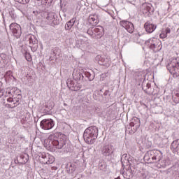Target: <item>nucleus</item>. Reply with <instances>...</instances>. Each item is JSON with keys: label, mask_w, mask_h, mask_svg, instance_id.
I'll return each instance as SVG.
<instances>
[{"label": "nucleus", "mask_w": 179, "mask_h": 179, "mask_svg": "<svg viewBox=\"0 0 179 179\" xmlns=\"http://www.w3.org/2000/svg\"><path fill=\"white\" fill-rule=\"evenodd\" d=\"M26 40L29 41V47H31V51L33 52H36L38 48V41L37 40V38H36L34 35H27Z\"/></svg>", "instance_id": "nucleus-8"}, {"label": "nucleus", "mask_w": 179, "mask_h": 179, "mask_svg": "<svg viewBox=\"0 0 179 179\" xmlns=\"http://www.w3.org/2000/svg\"><path fill=\"white\" fill-rule=\"evenodd\" d=\"M128 157V155L127 154H124L122 156V158H121V163H124V160H127V157Z\"/></svg>", "instance_id": "nucleus-41"}, {"label": "nucleus", "mask_w": 179, "mask_h": 179, "mask_svg": "<svg viewBox=\"0 0 179 179\" xmlns=\"http://www.w3.org/2000/svg\"><path fill=\"white\" fill-rule=\"evenodd\" d=\"M121 174H122L124 178H127V179H131L134 177V174H135L136 173V171L135 170H129V168H128L127 169H126V171H124L123 170L120 171Z\"/></svg>", "instance_id": "nucleus-18"}, {"label": "nucleus", "mask_w": 179, "mask_h": 179, "mask_svg": "<svg viewBox=\"0 0 179 179\" xmlns=\"http://www.w3.org/2000/svg\"><path fill=\"white\" fill-rule=\"evenodd\" d=\"M45 143L48 148L52 149H62L65 145H66V141L64 138H59V134H50L47 140L45 141Z\"/></svg>", "instance_id": "nucleus-1"}, {"label": "nucleus", "mask_w": 179, "mask_h": 179, "mask_svg": "<svg viewBox=\"0 0 179 179\" xmlns=\"http://www.w3.org/2000/svg\"><path fill=\"white\" fill-rule=\"evenodd\" d=\"M159 37L160 38H166V37H167V34L164 29L162 30V33L159 34Z\"/></svg>", "instance_id": "nucleus-38"}, {"label": "nucleus", "mask_w": 179, "mask_h": 179, "mask_svg": "<svg viewBox=\"0 0 179 179\" xmlns=\"http://www.w3.org/2000/svg\"><path fill=\"white\" fill-rule=\"evenodd\" d=\"M120 26L125 29L128 33H130V34H132L134 33V31L135 30V27H134V24L129 21L127 20H122L120 22Z\"/></svg>", "instance_id": "nucleus-12"}, {"label": "nucleus", "mask_w": 179, "mask_h": 179, "mask_svg": "<svg viewBox=\"0 0 179 179\" xmlns=\"http://www.w3.org/2000/svg\"><path fill=\"white\" fill-rule=\"evenodd\" d=\"M29 2H30V0H28Z\"/></svg>", "instance_id": "nucleus-60"}, {"label": "nucleus", "mask_w": 179, "mask_h": 179, "mask_svg": "<svg viewBox=\"0 0 179 179\" xmlns=\"http://www.w3.org/2000/svg\"><path fill=\"white\" fill-rule=\"evenodd\" d=\"M43 2H45V3H48L50 5V3H52V1L54 0H42Z\"/></svg>", "instance_id": "nucleus-47"}, {"label": "nucleus", "mask_w": 179, "mask_h": 179, "mask_svg": "<svg viewBox=\"0 0 179 179\" xmlns=\"http://www.w3.org/2000/svg\"><path fill=\"white\" fill-rule=\"evenodd\" d=\"M76 170V166L75 164L69 163L66 166V171L69 173V174H72Z\"/></svg>", "instance_id": "nucleus-27"}, {"label": "nucleus", "mask_w": 179, "mask_h": 179, "mask_svg": "<svg viewBox=\"0 0 179 179\" xmlns=\"http://www.w3.org/2000/svg\"><path fill=\"white\" fill-rule=\"evenodd\" d=\"M169 164H167V162H166V161H164V164H160V166H162V169H166V167H167V165Z\"/></svg>", "instance_id": "nucleus-46"}, {"label": "nucleus", "mask_w": 179, "mask_h": 179, "mask_svg": "<svg viewBox=\"0 0 179 179\" xmlns=\"http://www.w3.org/2000/svg\"><path fill=\"white\" fill-rule=\"evenodd\" d=\"M99 170L104 171L107 169V165L106 164H99Z\"/></svg>", "instance_id": "nucleus-35"}, {"label": "nucleus", "mask_w": 179, "mask_h": 179, "mask_svg": "<svg viewBox=\"0 0 179 179\" xmlns=\"http://www.w3.org/2000/svg\"><path fill=\"white\" fill-rule=\"evenodd\" d=\"M7 101H8V103H13V98L12 97L8 98Z\"/></svg>", "instance_id": "nucleus-48"}, {"label": "nucleus", "mask_w": 179, "mask_h": 179, "mask_svg": "<svg viewBox=\"0 0 179 179\" xmlns=\"http://www.w3.org/2000/svg\"><path fill=\"white\" fill-rule=\"evenodd\" d=\"M168 71H169L171 75H173V78H178L179 76V57L173 58L166 65Z\"/></svg>", "instance_id": "nucleus-4"}, {"label": "nucleus", "mask_w": 179, "mask_h": 179, "mask_svg": "<svg viewBox=\"0 0 179 179\" xmlns=\"http://www.w3.org/2000/svg\"><path fill=\"white\" fill-rule=\"evenodd\" d=\"M143 13L147 15V16H152L155 12V8L152 6L151 3H145L143 4Z\"/></svg>", "instance_id": "nucleus-14"}, {"label": "nucleus", "mask_w": 179, "mask_h": 179, "mask_svg": "<svg viewBox=\"0 0 179 179\" xmlns=\"http://www.w3.org/2000/svg\"><path fill=\"white\" fill-rule=\"evenodd\" d=\"M155 156V150L148 151L144 155L145 162H148V163H154L153 157Z\"/></svg>", "instance_id": "nucleus-17"}, {"label": "nucleus", "mask_w": 179, "mask_h": 179, "mask_svg": "<svg viewBox=\"0 0 179 179\" xmlns=\"http://www.w3.org/2000/svg\"><path fill=\"white\" fill-rule=\"evenodd\" d=\"M139 127H141V120L138 117H134L131 119L129 124L126 127V134L134 135L138 131Z\"/></svg>", "instance_id": "nucleus-6"}, {"label": "nucleus", "mask_w": 179, "mask_h": 179, "mask_svg": "<svg viewBox=\"0 0 179 179\" xmlns=\"http://www.w3.org/2000/svg\"><path fill=\"white\" fill-rule=\"evenodd\" d=\"M18 141H20L21 142H24L26 141V137L23 134H19L17 136Z\"/></svg>", "instance_id": "nucleus-37"}, {"label": "nucleus", "mask_w": 179, "mask_h": 179, "mask_svg": "<svg viewBox=\"0 0 179 179\" xmlns=\"http://www.w3.org/2000/svg\"><path fill=\"white\" fill-rule=\"evenodd\" d=\"M127 2L128 3H131V4H132V1H129V0H127Z\"/></svg>", "instance_id": "nucleus-55"}, {"label": "nucleus", "mask_w": 179, "mask_h": 179, "mask_svg": "<svg viewBox=\"0 0 179 179\" xmlns=\"http://www.w3.org/2000/svg\"><path fill=\"white\" fill-rule=\"evenodd\" d=\"M100 65H103V66H106V68H108L110 65H111V59L108 57H101L99 60Z\"/></svg>", "instance_id": "nucleus-24"}, {"label": "nucleus", "mask_w": 179, "mask_h": 179, "mask_svg": "<svg viewBox=\"0 0 179 179\" xmlns=\"http://www.w3.org/2000/svg\"><path fill=\"white\" fill-rule=\"evenodd\" d=\"M115 151V148H114V145H105L101 148V153L105 159H107L108 162H111V160H114V157L115 155L114 152Z\"/></svg>", "instance_id": "nucleus-3"}, {"label": "nucleus", "mask_w": 179, "mask_h": 179, "mask_svg": "<svg viewBox=\"0 0 179 179\" xmlns=\"http://www.w3.org/2000/svg\"><path fill=\"white\" fill-rule=\"evenodd\" d=\"M67 87L72 92H79L82 89V85L75 83L72 78H69L66 80Z\"/></svg>", "instance_id": "nucleus-10"}, {"label": "nucleus", "mask_w": 179, "mask_h": 179, "mask_svg": "<svg viewBox=\"0 0 179 179\" xmlns=\"http://www.w3.org/2000/svg\"><path fill=\"white\" fill-rule=\"evenodd\" d=\"M171 150L179 155V139L173 141L171 144Z\"/></svg>", "instance_id": "nucleus-21"}, {"label": "nucleus", "mask_w": 179, "mask_h": 179, "mask_svg": "<svg viewBox=\"0 0 179 179\" xmlns=\"http://www.w3.org/2000/svg\"><path fill=\"white\" fill-rule=\"evenodd\" d=\"M163 159V152L159 150H154V163H158L160 164L162 163V159Z\"/></svg>", "instance_id": "nucleus-15"}, {"label": "nucleus", "mask_w": 179, "mask_h": 179, "mask_svg": "<svg viewBox=\"0 0 179 179\" xmlns=\"http://www.w3.org/2000/svg\"><path fill=\"white\" fill-rule=\"evenodd\" d=\"M157 25L152 23L150 21H147L144 24V29L147 33H153L155 30H156Z\"/></svg>", "instance_id": "nucleus-16"}, {"label": "nucleus", "mask_w": 179, "mask_h": 179, "mask_svg": "<svg viewBox=\"0 0 179 179\" xmlns=\"http://www.w3.org/2000/svg\"><path fill=\"white\" fill-rule=\"evenodd\" d=\"M172 100L176 103V104H178L179 103V93H176L172 96Z\"/></svg>", "instance_id": "nucleus-31"}, {"label": "nucleus", "mask_w": 179, "mask_h": 179, "mask_svg": "<svg viewBox=\"0 0 179 179\" xmlns=\"http://www.w3.org/2000/svg\"><path fill=\"white\" fill-rule=\"evenodd\" d=\"M12 135L13 136H16V135H18L17 131H16V129H13Z\"/></svg>", "instance_id": "nucleus-45"}, {"label": "nucleus", "mask_w": 179, "mask_h": 179, "mask_svg": "<svg viewBox=\"0 0 179 179\" xmlns=\"http://www.w3.org/2000/svg\"><path fill=\"white\" fill-rule=\"evenodd\" d=\"M2 50H3V46H2V44L0 43V52L2 51Z\"/></svg>", "instance_id": "nucleus-50"}, {"label": "nucleus", "mask_w": 179, "mask_h": 179, "mask_svg": "<svg viewBox=\"0 0 179 179\" xmlns=\"http://www.w3.org/2000/svg\"><path fill=\"white\" fill-rule=\"evenodd\" d=\"M43 113H50V111H51V110H52V107L50 106L48 107V105H45V107L43 108Z\"/></svg>", "instance_id": "nucleus-34"}, {"label": "nucleus", "mask_w": 179, "mask_h": 179, "mask_svg": "<svg viewBox=\"0 0 179 179\" xmlns=\"http://www.w3.org/2000/svg\"><path fill=\"white\" fill-rule=\"evenodd\" d=\"M85 76L88 79V80H90V82H92V80H94L96 75L94 72L91 73L88 71L81 73L80 71H76L73 73V78L76 81L83 80L85 79Z\"/></svg>", "instance_id": "nucleus-5"}, {"label": "nucleus", "mask_w": 179, "mask_h": 179, "mask_svg": "<svg viewBox=\"0 0 179 179\" xmlns=\"http://www.w3.org/2000/svg\"><path fill=\"white\" fill-rule=\"evenodd\" d=\"M9 29L10 33H12L15 38H20L22 36V27L16 22H13L10 24Z\"/></svg>", "instance_id": "nucleus-7"}, {"label": "nucleus", "mask_w": 179, "mask_h": 179, "mask_svg": "<svg viewBox=\"0 0 179 179\" xmlns=\"http://www.w3.org/2000/svg\"><path fill=\"white\" fill-rule=\"evenodd\" d=\"M97 136H99V128L96 126L87 127L83 134L84 141L89 145H93Z\"/></svg>", "instance_id": "nucleus-2"}, {"label": "nucleus", "mask_w": 179, "mask_h": 179, "mask_svg": "<svg viewBox=\"0 0 179 179\" xmlns=\"http://www.w3.org/2000/svg\"><path fill=\"white\" fill-rule=\"evenodd\" d=\"M159 43V39L156 38H151L145 42V45H148L150 48L156 45V43Z\"/></svg>", "instance_id": "nucleus-23"}, {"label": "nucleus", "mask_w": 179, "mask_h": 179, "mask_svg": "<svg viewBox=\"0 0 179 179\" xmlns=\"http://www.w3.org/2000/svg\"><path fill=\"white\" fill-rule=\"evenodd\" d=\"M37 1H41V0H37Z\"/></svg>", "instance_id": "nucleus-61"}, {"label": "nucleus", "mask_w": 179, "mask_h": 179, "mask_svg": "<svg viewBox=\"0 0 179 179\" xmlns=\"http://www.w3.org/2000/svg\"><path fill=\"white\" fill-rule=\"evenodd\" d=\"M115 179H121V178H120V177H117V178H115Z\"/></svg>", "instance_id": "nucleus-58"}, {"label": "nucleus", "mask_w": 179, "mask_h": 179, "mask_svg": "<svg viewBox=\"0 0 179 179\" xmlns=\"http://www.w3.org/2000/svg\"><path fill=\"white\" fill-rule=\"evenodd\" d=\"M164 30H165V32L166 33V34H170L171 33V29L169 27L166 28Z\"/></svg>", "instance_id": "nucleus-44"}, {"label": "nucleus", "mask_w": 179, "mask_h": 179, "mask_svg": "<svg viewBox=\"0 0 179 179\" xmlns=\"http://www.w3.org/2000/svg\"><path fill=\"white\" fill-rule=\"evenodd\" d=\"M89 22L90 24H92V26L99 24V15H97V14L90 15L89 16Z\"/></svg>", "instance_id": "nucleus-22"}, {"label": "nucleus", "mask_w": 179, "mask_h": 179, "mask_svg": "<svg viewBox=\"0 0 179 179\" xmlns=\"http://www.w3.org/2000/svg\"><path fill=\"white\" fill-rule=\"evenodd\" d=\"M108 93H110V91L108 90H106L105 92L103 93V96H108Z\"/></svg>", "instance_id": "nucleus-49"}, {"label": "nucleus", "mask_w": 179, "mask_h": 179, "mask_svg": "<svg viewBox=\"0 0 179 179\" xmlns=\"http://www.w3.org/2000/svg\"><path fill=\"white\" fill-rule=\"evenodd\" d=\"M15 2H18L22 5H26V3H29V0H15Z\"/></svg>", "instance_id": "nucleus-39"}, {"label": "nucleus", "mask_w": 179, "mask_h": 179, "mask_svg": "<svg viewBox=\"0 0 179 179\" xmlns=\"http://www.w3.org/2000/svg\"><path fill=\"white\" fill-rule=\"evenodd\" d=\"M17 162H20V164H26L29 162V155L21 154Z\"/></svg>", "instance_id": "nucleus-25"}, {"label": "nucleus", "mask_w": 179, "mask_h": 179, "mask_svg": "<svg viewBox=\"0 0 179 179\" xmlns=\"http://www.w3.org/2000/svg\"><path fill=\"white\" fill-rule=\"evenodd\" d=\"M87 34H89L90 36H92L94 38V27L89 29L87 30Z\"/></svg>", "instance_id": "nucleus-36"}, {"label": "nucleus", "mask_w": 179, "mask_h": 179, "mask_svg": "<svg viewBox=\"0 0 179 179\" xmlns=\"http://www.w3.org/2000/svg\"><path fill=\"white\" fill-rule=\"evenodd\" d=\"M0 85H2V83L0 82ZM3 92H4L3 89L0 87V99L1 97H2V96H3Z\"/></svg>", "instance_id": "nucleus-43"}, {"label": "nucleus", "mask_w": 179, "mask_h": 179, "mask_svg": "<svg viewBox=\"0 0 179 179\" xmlns=\"http://www.w3.org/2000/svg\"><path fill=\"white\" fill-rule=\"evenodd\" d=\"M15 164H17V163H20V161L17 162V161H15Z\"/></svg>", "instance_id": "nucleus-56"}, {"label": "nucleus", "mask_w": 179, "mask_h": 179, "mask_svg": "<svg viewBox=\"0 0 179 179\" xmlns=\"http://www.w3.org/2000/svg\"><path fill=\"white\" fill-rule=\"evenodd\" d=\"M140 79H143V83H142V89L147 94H153V92L152 91V85L150 83H147L145 78H142V77L140 78Z\"/></svg>", "instance_id": "nucleus-13"}, {"label": "nucleus", "mask_w": 179, "mask_h": 179, "mask_svg": "<svg viewBox=\"0 0 179 179\" xmlns=\"http://www.w3.org/2000/svg\"><path fill=\"white\" fill-rule=\"evenodd\" d=\"M31 117V115L29 113H26V115H25V121H30Z\"/></svg>", "instance_id": "nucleus-40"}, {"label": "nucleus", "mask_w": 179, "mask_h": 179, "mask_svg": "<svg viewBox=\"0 0 179 179\" xmlns=\"http://www.w3.org/2000/svg\"><path fill=\"white\" fill-rule=\"evenodd\" d=\"M162 48H163V45L162 44V42L159 41V42L155 43V45L152 46L150 50H152L155 52H159V51H161Z\"/></svg>", "instance_id": "nucleus-28"}, {"label": "nucleus", "mask_w": 179, "mask_h": 179, "mask_svg": "<svg viewBox=\"0 0 179 179\" xmlns=\"http://www.w3.org/2000/svg\"><path fill=\"white\" fill-rule=\"evenodd\" d=\"M75 22H76V18H72L71 20L66 22L65 24V29L66 30H71L72 27H73V25L75 24Z\"/></svg>", "instance_id": "nucleus-30"}, {"label": "nucleus", "mask_w": 179, "mask_h": 179, "mask_svg": "<svg viewBox=\"0 0 179 179\" xmlns=\"http://www.w3.org/2000/svg\"><path fill=\"white\" fill-rule=\"evenodd\" d=\"M54 120H52V119H43L40 122V126L42 129H52V128H54Z\"/></svg>", "instance_id": "nucleus-11"}, {"label": "nucleus", "mask_w": 179, "mask_h": 179, "mask_svg": "<svg viewBox=\"0 0 179 179\" xmlns=\"http://www.w3.org/2000/svg\"><path fill=\"white\" fill-rule=\"evenodd\" d=\"M53 53L57 55V52H55V50H54Z\"/></svg>", "instance_id": "nucleus-57"}, {"label": "nucleus", "mask_w": 179, "mask_h": 179, "mask_svg": "<svg viewBox=\"0 0 179 179\" xmlns=\"http://www.w3.org/2000/svg\"><path fill=\"white\" fill-rule=\"evenodd\" d=\"M24 57H25V59H27V61H28V62H31V61H32L31 55H30L29 52H25Z\"/></svg>", "instance_id": "nucleus-32"}, {"label": "nucleus", "mask_w": 179, "mask_h": 179, "mask_svg": "<svg viewBox=\"0 0 179 179\" xmlns=\"http://www.w3.org/2000/svg\"><path fill=\"white\" fill-rule=\"evenodd\" d=\"M39 157L42 159L41 162L43 164H52V163L55 162V158L54 156L48 153L42 152L39 155Z\"/></svg>", "instance_id": "nucleus-9"}, {"label": "nucleus", "mask_w": 179, "mask_h": 179, "mask_svg": "<svg viewBox=\"0 0 179 179\" xmlns=\"http://www.w3.org/2000/svg\"><path fill=\"white\" fill-rule=\"evenodd\" d=\"M101 92H103V90H101L100 92H98V94L99 97L97 98L96 100H101V97H103V94H101Z\"/></svg>", "instance_id": "nucleus-42"}, {"label": "nucleus", "mask_w": 179, "mask_h": 179, "mask_svg": "<svg viewBox=\"0 0 179 179\" xmlns=\"http://www.w3.org/2000/svg\"><path fill=\"white\" fill-rule=\"evenodd\" d=\"M128 160V163H129V169L130 170L131 172H132V170H134V171H136V170L135 169V165L134 164H132V162H129V159Z\"/></svg>", "instance_id": "nucleus-33"}, {"label": "nucleus", "mask_w": 179, "mask_h": 179, "mask_svg": "<svg viewBox=\"0 0 179 179\" xmlns=\"http://www.w3.org/2000/svg\"><path fill=\"white\" fill-rule=\"evenodd\" d=\"M22 100V94H18L16 97L13 98V106L12 107H17L20 104V101Z\"/></svg>", "instance_id": "nucleus-29"}, {"label": "nucleus", "mask_w": 179, "mask_h": 179, "mask_svg": "<svg viewBox=\"0 0 179 179\" xmlns=\"http://www.w3.org/2000/svg\"><path fill=\"white\" fill-rule=\"evenodd\" d=\"M128 160H129L130 163H132V161H131V160H132V158L127 159V162H128Z\"/></svg>", "instance_id": "nucleus-53"}, {"label": "nucleus", "mask_w": 179, "mask_h": 179, "mask_svg": "<svg viewBox=\"0 0 179 179\" xmlns=\"http://www.w3.org/2000/svg\"><path fill=\"white\" fill-rule=\"evenodd\" d=\"M128 160H129L130 163H132V161H131V160H132V158L127 159V162H128Z\"/></svg>", "instance_id": "nucleus-54"}, {"label": "nucleus", "mask_w": 179, "mask_h": 179, "mask_svg": "<svg viewBox=\"0 0 179 179\" xmlns=\"http://www.w3.org/2000/svg\"><path fill=\"white\" fill-rule=\"evenodd\" d=\"M46 19L47 20H49V22H52L55 26L59 24V20L55 18V13H48Z\"/></svg>", "instance_id": "nucleus-19"}, {"label": "nucleus", "mask_w": 179, "mask_h": 179, "mask_svg": "<svg viewBox=\"0 0 179 179\" xmlns=\"http://www.w3.org/2000/svg\"><path fill=\"white\" fill-rule=\"evenodd\" d=\"M101 36H103V27L94 28V37L95 38H101Z\"/></svg>", "instance_id": "nucleus-26"}, {"label": "nucleus", "mask_w": 179, "mask_h": 179, "mask_svg": "<svg viewBox=\"0 0 179 179\" xmlns=\"http://www.w3.org/2000/svg\"><path fill=\"white\" fill-rule=\"evenodd\" d=\"M99 110H100V109L99 108H96L94 111H95V113H99Z\"/></svg>", "instance_id": "nucleus-52"}, {"label": "nucleus", "mask_w": 179, "mask_h": 179, "mask_svg": "<svg viewBox=\"0 0 179 179\" xmlns=\"http://www.w3.org/2000/svg\"><path fill=\"white\" fill-rule=\"evenodd\" d=\"M106 76H107L106 73H103L101 75V78H106Z\"/></svg>", "instance_id": "nucleus-51"}, {"label": "nucleus", "mask_w": 179, "mask_h": 179, "mask_svg": "<svg viewBox=\"0 0 179 179\" xmlns=\"http://www.w3.org/2000/svg\"><path fill=\"white\" fill-rule=\"evenodd\" d=\"M7 13H8V16H10V17H11V19H13V20H15V19L17 17L16 13L15 12V10L12 8H8V10H4L2 13L3 19V17H5V16H6V15H8Z\"/></svg>", "instance_id": "nucleus-20"}, {"label": "nucleus", "mask_w": 179, "mask_h": 179, "mask_svg": "<svg viewBox=\"0 0 179 179\" xmlns=\"http://www.w3.org/2000/svg\"><path fill=\"white\" fill-rule=\"evenodd\" d=\"M8 94H10V92H8Z\"/></svg>", "instance_id": "nucleus-59"}]
</instances>
